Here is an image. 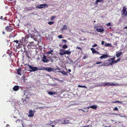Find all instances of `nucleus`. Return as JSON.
<instances>
[{"label":"nucleus","mask_w":127,"mask_h":127,"mask_svg":"<svg viewBox=\"0 0 127 127\" xmlns=\"http://www.w3.org/2000/svg\"><path fill=\"white\" fill-rule=\"evenodd\" d=\"M30 93H29V94H28V95H27L26 96V99H27V98H28V99L29 100V97L30 96Z\"/></svg>","instance_id":"7c9ffc66"},{"label":"nucleus","mask_w":127,"mask_h":127,"mask_svg":"<svg viewBox=\"0 0 127 127\" xmlns=\"http://www.w3.org/2000/svg\"><path fill=\"white\" fill-rule=\"evenodd\" d=\"M26 65L29 67V68L30 69V70H29V71L30 72L35 71L39 69L37 67H33L29 64H26Z\"/></svg>","instance_id":"7ed1b4c3"},{"label":"nucleus","mask_w":127,"mask_h":127,"mask_svg":"<svg viewBox=\"0 0 127 127\" xmlns=\"http://www.w3.org/2000/svg\"><path fill=\"white\" fill-rule=\"evenodd\" d=\"M121 60V58H119L117 60L118 62H119Z\"/></svg>","instance_id":"3c124183"},{"label":"nucleus","mask_w":127,"mask_h":127,"mask_svg":"<svg viewBox=\"0 0 127 127\" xmlns=\"http://www.w3.org/2000/svg\"><path fill=\"white\" fill-rule=\"evenodd\" d=\"M124 29H127V26L125 27L124 28Z\"/></svg>","instance_id":"0e129e2a"},{"label":"nucleus","mask_w":127,"mask_h":127,"mask_svg":"<svg viewBox=\"0 0 127 127\" xmlns=\"http://www.w3.org/2000/svg\"><path fill=\"white\" fill-rule=\"evenodd\" d=\"M58 37L59 38H63V37L62 36V35H60L58 36Z\"/></svg>","instance_id":"a19ab883"},{"label":"nucleus","mask_w":127,"mask_h":127,"mask_svg":"<svg viewBox=\"0 0 127 127\" xmlns=\"http://www.w3.org/2000/svg\"><path fill=\"white\" fill-rule=\"evenodd\" d=\"M29 93V92H28L27 91H25L24 92V95L26 96L27 95H28Z\"/></svg>","instance_id":"c756f323"},{"label":"nucleus","mask_w":127,"mask_h":127,"mask_svg":"<svg viewBox=\"0 0 127 127\" xmlns=\"http://www.w3.org/2000/svg\"><path fill=\"white\" fill-rule=\"evenodd\" d=\"M110 44L109 43H106L104 45L105 46H109V45H110Z\"/></svg>","instance_id":"79ce46f5"},{"label":"nucleus","mask_w":127,"mask_h":127,"mask_svg":"<svg viewBox=\"0 0 127 127\" xmlns=\"http://www.w3.org/2000/svg\"><path fill=\"white\" fill-rule=\"evenodd\" d=\"M122 54V53L120 52L116 54V56L118 58L119 57L120 55H121Z\"/></svg>","instance_id":"b1692460"},{"label":"nucleus","mask_w":127,"mask_h":127,"mask_svg":"<svg viewBox=\"0 0 127 127\" xmlns=\"http://www.w3.org/2000/svg\"><path fill=\"white\" fill-rule=\"evenodd\" d=\"M46 7H48V5L46 4H40L39 6H36V8H37L38 9H41V8H43Z\"/></svg>","instance_id":"423d86ee"},{"label":"nucleus","mask_w":127,"mask_h":127,"mask_svg":"<svg viewBox=\"0 0 127 127\" xmlns=\"http://www.w3.org/2000/svg\"><path fill=\"white\" fill-rule=\"evenodd\" d=\"M91 49L92 51V53L93 54H95L97 53V52L95 50L94 48H91Z\"/></svg>","instance_id":"4be33fe9"},{"label":"nucleus","mask_w":127,"mask_h":127,"mask_svg":"<svg viewBox=\"0 0 127 127\" xmlns=\"http://www.w3.org/2000/svg\"><path fill=\"white\" fill-rule=\"evenodd\" d=\"M104 0H96L95 2L96 5L98 4V3L99 2H104Z\"/></svg>","instance_id":"dca6fc26"},{"label":"nucleus","mask_w":127,"mask_h":127,"mask_svg":"<svg viewBox=\"0 0 127 127\" xmlns=\"http://www.w3.org/2000/svg\"><path fill=\"white\" fill-rule=\"evenodd\" d=\"M102 63H103L104 65V66H108L110 65H111V61L109 62L108 60V61L107 60L105 61Z\"/></svg>","instance_id":"0eeeda50"},{"label":"nucleus","mask_w":127,"mask_h":127,"mask_svg":"<svg viewBox=\"0 0 127 127\" xmlns=\"http://www.w3.org/2000/svg\"><path fill=\"white\" fill-rule=\"evenodd\" d=\"M59 46L61 47H62V45L61 44H60L59 45Z\"/></svg>","instance_id":"e2e57ef3"},{"label":"nucleus","mask_w":127,"mask_h":127,"mask_svg":"<svg viewBox=\"0 0 127 127\" xmlns=\"http://www.w3.org/2000/svg\"><path fill=\"white\" fill-rule=\"evenodd\" d=\"M44 69L48 71L49 72H51L52 71H53L55 69L53 68H51V67H48L44 68Z\"/></svg>","instance_id":"4468645a"},{"label":"nucleus","mask_w":127,"mask_h":127,"mask_svg":"<svg viewBox=\"0 0 127 127\" xmlns=\"http://www.w3.org/2000/svg\"><path fill=\"white\" fill-rule=\"evenodd\" d=\"M33 45V42H31L30 43L28 44V45L30 47H32Z\"/></svg>","instance_id":"473e14b6"},{"label":"nucleus","mask_w":127,"mask_h":127,"mask_svg":"<svg viewBox=\"0 0 127 127\" xmlns=\"http://www.w3.org/2000/svg\"><path fill=\"white\" fill-rule=\"evenodd\" d=\"M54 22H48V24L49 25H52L54 23Z\"/></svg>","instance_id":"e433bc0d"},{"label":"nucleus","mask_w":127,"mask_h":127,"mask_svg":"<svg viewBox=\"0 0 127 127\" xmlns=\"http://www.w3.org/2000/svg\"><path fill=\"white\" fill-rule=\"evenodd\" d=\"M65 50L63 49H60V51L62 52H60L59 53V54L61 55L62 56L65 54H64V52H65Z\"/></svg>","instance_id":"2eb2a0df"},{"label":"nucleus","mask_w":127,"mask_h":127,"mask_svg":"<svg viewBox=\"0 0 127 127\" xmlns=\"http://www.w3.org/2000/svg\"><path fill=\"white\" fill-rule=\"evenodd\" d=\"M49 60H50L49 61H51V63H52L53 62V60L52 58H50V59Z\"/></svg>","instance_id":"37998d69"},{"label":"nucleus","mask_w":127,"mask_h":127,"mask_svg":"<svg viewBox=\"0 0 127 127\" xmlns=\"http://www.w3.org/2000/svg\"><path fill=\"white\" fill-rule=\"evenodd\" d=\"M68 61H69L70 63L73 62V60H72L71 59L69 58H68Z\"/></svg>","instance_id":"c9c22d12"},{"label":"nucleus","mask_w":127,"mask_h":127,"mask_svg":"<svg viewBox=\"0 0 127 127\" xmlns=\"http://www.w3.org/2000/svg\"><path fill=\"white\" fill-rule=\"evenodd\" d=\"M105 42L104 41H102L101 42V44L102 45H104Z\"/></svg>","instance_id":"864d4df0"},{"label":"nucleus","mask_w":127,"mask_h":127,"mask_svg":"<svg viewBox=\"0 0 127 127\" xmlns=\"http://www.w3.org/2000/svg\"><path fill=\"white\" fill-rule=\"evenodd\" d=\"M71 53V52L70 51L67 50L66 51H65V52H64V54L69 55Z\"/></svg>","instance_id":"412c9836"},{"label":"nucleus","mask_w":127,"mask_h":127,"mask_svg":"<svg viewBox=\"0 0 127 127\" xmlns=\"http://www.w3.org/2000/svg\"><path fill=\"white\" fill-rule=\"evenodd\" d=\"M127 8L126 7L124 6L123 7V9L121 11V15L123 16V18H126L127 17Z\"/></svg>","instance_id":"f03ea898"},{"label":"nucleus","mask_w":127,"mask_h":127,"mask_svg":"<svg viewBox=\"0 0 127 127\" xmlns=\"http://www.w3.org/2000/svg\"><path fill=\"white\" fill-rule=\"evenodd\" d=\"M68 47L66 45H64L62 47L64 49L67 48Z\"/></svg>","instance_id":"2f4dec72"},{"label":"nucleus","mask_w":127,"mask_h":127,"mask_svg":"<svg viewBox=\"0 0 127 127\" xmlns=\"http://www.w3.org/2000/svg\"><path fill=\"white\" fill-rule=\"evenodd\" d=\"M103 64H101L99 66L100 67H101V66H104V64L103 63H102Z\"/></svg>","instance_id":"8fccbe9b"},{"label":"nucleus","mask_w":127,"mask_h":127,"mask_svg":"<svg viewBox=\"0 0 127 127\" xmlns=\"http://www.w3.org/2000/svg\"><path fill=\"white\" fill-rule=\"evenodd\" d=\"M70 122H69V120H64V122L63 123V124H68L70 123Z\"/></svg>","instance_id":"5701e85b"},{"label":"nucleus","mask_w":127,"mask_h":127,"mask_svg":"<svg viewBox=\"0 0 127 127\" xmlns=\"http://www.w3.org/2000/svg\"><path fill=\"white\" fill-rule=\"evenodd\" d=\"M5 127H10V126L9 125L7 124L6 125Z\"/></svg>","instance_id":"13d9d810"},{"label":"nucleus","mask_w":127,"mask_h":127,"mask_svg":"<svg viewBox=\"0 0 127 127\" xmlns=\"http://www.w3.org/2000/svg\"><path fill=\"white\" fill-rule=\"evenodd\" d=\"M121 20H122V19H120L119 20V21H118V23H120L121 22Z\"/></svg>","instance_id":"09e8293b"},{"label":"nucleus","mask_w":127,"mask_h":127,"mask_svg":"<svg viewBox=\"0 0 127 127\" xmlns=\"http://www.w3.org/2000/svg\"><path fill=\"white\" fill-rule=\"evenodd\" d=\"M14 42H15L17 43L18 44V47L19 48H20L22 44H23V43L22 41L21 40L19 42V41L18 40H15L13 41Z\"/></svg>","instance_id":"1a4fd4ad"},{"label":"nucleus","mask_w":127,"mask_h":127,"mask_svg":"<svg viewBox=\"0 0 127 127\" xmlns=\"http://www.w3.org/2000/svg\"><path fill=\"white\" fill-rule=\"evenodd\" d=\"M50 124H52L53 123V122L52 121H51L50 120Z\"/></svg>","instance_id":"052dcab7"},{"label":"nucleus","mask_w":127,"mask_h":127,"mask_svg":"<svg viewBox=\"0 0 127 127\" xmlns=\"http://www.w3.org/2000/svg\"><path fill=\"white\" fill-rule=\"evenodd\" d=\"M43 59L42 61L44 63H47L48 61H50L49 60H48L46 58V57L45 55H44L42 58Z\"/></svg>","instance_id":"9b49d317"},{"label":"nucleus","mask_w":127,"mask_h":127,"mask_svg":"<svg viewBox=\"0 0 127 127\" xmlns=\"http://www.w3.org/2000/svg\"><path fill=\"white\" fill-rule=\"evenodd\" d=\"M64 75H65L66 76H68V72H67L65 71V72H64V74H63Z\"/></svg>","instance_id":"4c0bfd02"},{"label":"nucleus","mask_w":127,"mask_h":127,"mask_svg":"<svg viewBox=\"0 0 127 127\" xmlns=\"http://www.w3.org/2000/svg\"><path fill=\"white\" fill-rule=\"evenodd\" d=\"M3 18V17L2 16H1L0 17V19H2Z\"/></svg>","instance_id":"69168bd1"},{"label":"nucleus","mask_w":127,"mask_h":127,"mask_svg":"<svg viewBox=\"0 0 127 127\" xmlns=\"http://www.w3.org/2000/svg\"><path fill=\"white\" fill-rule=\"evenodd\" d=\"M58 72H60L63 75L64 74V73L65 72L64 70H63L62 71L61 70H59L58 71Z\"/></svg>","instance_id":"72a5a7b5"},{"label":"nucleus","mask_w":127,"mask_h":127,"mask_svg":"<svg viewBox=\"0 0 127 127\" xmlns=\"http://www.w3.org/2000/svg\"><path fill=\"white\" fill-rule=\"evenodd\" d=\"M19 89V87L17 86H15L13 88V90L15 91H18Z\"/></svg>","instance_id":"f3484780"},{"label":"nucleus","mask_w":127,"mask_h":127,"mask_svg":"<svg viewBox=\"0 0 127 127\" xmlns=\"http://www.w3.org/2000/svg\"><path fill=\"white\" fill-rule=\"evenodd\" d=\"M63 119V118L57 120L56 122L59 124H63V123H64V120Z\"/></svg>","instance_id":"ddd939ff"},{"label":"nucleus","mask_w":127,"mask_h":127,"mask_svg":"<svg viewBox=\"0 0 127 127\" xmlns=\"http://www.w3.org/2000/svg\"><path fill=\"white\" fill-rule=\"evenodd\" d=\"M67 26L66 25H64L63 26V27L61 29V31H63L64 30H67Z\"/></svg>","instance_id":"6ab92c4d"},{"label":"nucleus","mask_w":127,"mask_h":127,"mask_svg":"<svg viewBox=\"0 0 127 127\" xmlns=\"http://www.w3.org/2000/svg\"><path fill=\"white\" fill-rule=\"evenodd\" d=\"M77 48H78V49H79L81 50H82L81 48L80 47H77Z\"/></svg>","instance_id":"603ef678"},{"label":"nucleus","mask_w":127,"mask_h":127,"mask_svg":"<svg viewBox=\"0 0 127 127\" xmlns=\"http://www.w3.org/2000/svg\"><path fill=\"white\" fill-rule=\"evenodd\" d=\"M106 25L108 26H110L111 25V23H108Z\"/></svg>","instance_id":"c03bdc74"},{"label":"nucleus","mask_w":127,"mask_h":127,"mask_svg":"<svg viewBox=\"0 0 127 127\" xmlns=\"http://www.w3.org/2000/svg\"><path fill=\"white\" fill-rule=\"evenodd\" d=\"M113 110H117L119 111V110H118V108L116 107H115L113 109Z\"/></svg>","instance_id":"a18cd8bd"},{"label":"nucleus","mask_w":127,"mask_h":127,"mask_svg":"<svg viewBox=\"0 0 127 127\" xmlns=\"http://www.w3.org/2000/svg\"><path fill=\"white\" fill-rule=\"evenodd\" d=\"M56 16H52L51 17V20H52L53 19H54L55 18H56Z\"/></svg>","instance_id":"ea45409f"},{"label":"nucleus","mask_w":127,"mask_h":127,"mask_svg":"<svg viewBox=\"0 0 127 127\" xmlns=\"http://www.w3.org/2000/svg\"><path fill=\"white\" fill-rule=\"evenodd\" d=\"M108 55L107 54H103L102 55L99 57V58L100 59H106L108 57H109Z\"/></svg>","instance_id":"f8f14e48"},{"label":"nucleus","mask_w":127,"mask_h":127,"mask_svg":"<svg viewBox=\"0 0 127 127\" xmlns=\"http://www.w3.org/2000/svg\"><path fill=\"white\" fill-rule=\"evenodd\" d=\"M96 29V30L98 32H103L104 31L103 27L101 25L98 24H95L94 27Z\"/></svg>","instance_id":"f257e3e1"},{"label":"nucleus","mask_w":127,"mask_h":127,"mask_svg":"<svg viewBox=\"0 0 127 127\" xmlns=\"http://www.w3.org/2000/svg\"><path fill=\"white\" fill-rule=\"evenodd\" d=\"M78 86L79 87L85 88L86 89H87V87H86L85 85L82 86V85H78Z\"/></svg>","instance_id":"bb28decb"},{"label":"nucleus","mask_w":127,"mask_h":127,"mask_svg":"<svg viewBox=\"0 0 127 127\" xmlns=\"http://www.w3.org/2000/svg\"><path fill=\"white\" fill-rule=\"evenodd\" d=\"M2 33L4 34H5V33L4 31L2 32Z\"/></svg>","instance_id":"338daca9"},{"label":"nucleus","mask_w":127,"mask_h":127,"mask_svg":"<svg viewBox=\"0 0 127 127\" xmlns=\"http://www.w3.org/2000/svg\"><path fill=\"white\" fill-rule=\"evenodd\" d=\"M112 103H122V102L121 101L118 100H117L114 101H112Z\"/></svg>","instance_id":"cd10ccee"},{"label":"nucleus","mask_w":127,"mask_h":127,"mask_svg":"<svg viewBox=\"0 0 127 127\" xmlns=\"http://www.w3.org/2000/svg\"><path fill=\"white\" fill-rule=\"evenodd\" d=\"M22 70V69L21 68H19L17 70V74L20 75H21V72Z\"/></svg>","instance_id":"a211bd4d"},{"label":"nucleus","mask_w":127,"mask_h":127,"mask_svg":"<svg viewBox=\"0 0 127 127\" xmlns=\"http://www.w3.org/2000/svg\"><path fill=\"white\" fill-rule=\"evenodd\" d=\"M68 63V61H66V63Z\"/></svg>","instance_id":"774afa93"},{"label":"nucleus","mask_w":127,"mask_h":127,"mask_svg":"<svg viewBox=\"0 0 127 127\" xmlns=\"http://www.w3.org/2000/svg\"><path fill=\"white\" fill-rule=\"evenodd\" d=\"M5 29L7 32H11L13 29V27L10 26H7L5 27Z\"/></svg>","instance_id":"6e6552de"},{"label":"nucleus","mask_w":127,"mask_h":127,"mask_svg":"<svg viewBox=\"0 0 127 127\" xmlns=\"http://www.w3.org/2000/svg\"><path fill=\"white\" fill-rule=\"evenodd\" d=\"M29 114L28 116L29 117H31L34 116V113L32 110H29Z\"/></svg>","instance_id":"9d476101"},{"label":"nucleus","mask_w":127,"mask_h":127,"mask_svg":"<svg viewBox=\"0 0 127 127\" xmlns=\"http://www.w3.org/2000/svg\"><path fill=\"white\" fill-rule=\"evenodd\" d=\"M97 46V44H95L94 45H93L92 46V47H96Z\"/></svg>","instance_id":"de8ad7c7"},{"label":"nucleus","mask_w":127,"mask_h":127,"mask_svg":"<svg viewBox=\"0 0 127 127\" xmlns=\"http://www.w3.org/2000/svg\"><path fill=\"white\" fill-rule=\"evenodd\" d=\"M62 41L65 42H67V40L65 39H63Z\"/></svg>","instance_id":"5fc2aeb1"},{"label":"nucleus","mask_w":127,"mask_h":127,"mask_svg":"<svg viewBox=\"0 0 127 127\" xmlns=\"http://www.w3.org/2000/svg\"><path fill=\"white\" fill-rule=\"evenodd\" d=\"M116 57L114 56L113 58H109L108 59L109 62L111 61V65L115 63H117L118 62L117 60H114Z\"/></svg>","instance_id":"39448f33"},{"label":"nucleus","mask_w":127,"mask_h":127,"mask_svg":"<svg viewBox=\"0 0 127 127\" xmlns=\"http://www.w3.org/2000/svg\"><path fill=\"white\" fill-rule=\"evenodd\" d=\"M48 94L50 95H55L56 94L55 92H48Z\"/></svg>","instance_id":"393cba45"},{"label":"nucleus","mask_w":127,"mask_h":127,"mask_svg":"<svg viewBox=\"0 0 127 127\" xmlns=\"http://www.w3.org/2000/svg\"><path fill=\"white\" fill-rule=\"evenodd\" d=\"M87 58V56H84L83 58V59H86V58Z\"/></svg>","instance_id":"6e6d98bb"},{"label":"nucleus","mask_w":127,"mask_h":127,"mask_svg":"<svg viewBox=\"0 0 127 127\" xmlns=\"http://www.w3.org/2000/svg\"><path fill=\"white\" fill-rule=\"evenodd\" d=\"M68 71L69 72H70L71 71V70L70 69H68Z\"/></svg>","instance_id":"bf43d9fd"},{"label":"nucleus","mask_w":127,"mask_h":127,"mask_svg":"<svg viewBox=\"0 0 127 127\" xmlns=\"http://www.w3.org/2000/svg\"><path fill=\"white\" fill-rule=\"evenodd\" d=\"M53 50H50V51H48L47 52V54H50L51 53V52H53Z\"/></svg>","instance_id":"f704fd0d"},{"label":"nucleus","mask_w":127,"mask_h":127,"mask_svg":"<svg viewBox=\"0 0 127 127\" xmlns=\"http://www.w3.org/2000/svg\"><path fill=\"white\" fill-rule=\"evenodd\" d=\"M101 63V62H96L95 64H99Z\"/></svg>","instance_id":"49530a36"},{"label":"nucleus","mask_w":127,"mask_h":127,"mask_svg":"<svg viewBox=\"0 0 127 127\" xmlns=\"http://www.w3.org/2000/svg\"><path fill=\"white\" fill-rule=\"evenodd\" d=\"M54 127V125H50L49 126V127Z\"/></svg>","instance_id":"4d7b16f0"},{"label":"nucleus","mask_w":127,"mask_h":127,"mask_svg":"<svg viewBox=\"0 0 127 127\" xmlns=\"http://www.w3.org/2000/svg\"><path fill=\"white\" fill-rule=\"evenodd\" d=\"M89 125H87V126H83V127H89Z\"/></svg>","instance_id":"680f3d73"},{"label":"nucleus","mask_w":127,"mask_h":127,"mask_svg":"<svg viewBox=\"0 0 127 127\" xmlns=\"http://www.w3.org/2000/svg\"><path fill=\"white\" fill-rule=\"evenodd\" d=\"M29 37V35H27L25 36V39H28Z\"/></svg>","instance_id":"58836bf2"},{"label":"nucleus","mask_w":127,"mask_h":127,"mask_svg":"<svg viewBox=\"0 0 127 127\" xmlns=\"http://www.w3.org/2000/svg\"><path fill=\"white\" fill-rule=\"evenodd\" d=\"M14 120L15 121H16V123H17V121H19L20 122V121H21V122H22V127H24V125H23V123H22L23 121H21V120H19L18 119L17 120H16L15 119Z\"/></svg>","instance_id":"a878e982"},{"label":"nucleus","mask_w":127,"mask_h":127,"mask_svg":"<svg viewBox=\"0 0 127 127\" xmlns=\"http://www.w3.org/2000/svg\"><path fill=\"white\" fill-rule=\"evenodd\" d=\"M90 107L93 109H96L97 107V106L96 105H93L90 106Z\"/></svg>","instance_id":"aec40b11"},{"label":"nucleus","mask_w":127,"mask_h":127,"mask_svg":"<svg viewBox=\"0 0 127 127\" xmlns=\"http://www.w3.org/2000/svg\"><path fill=\"white\" fill-rule=\"evenodd\" d=\"M26 9L27 10L30 11L32 10V9L33 8L32 7H28L26 8Z\"/></svg>","instance_id":"c85d7f7f"},{"label":"nucleus","mask_w":127,"mask_h":127,"mask_svg":"<svg viewBox=\"0 0 127 127\" xmlns=\"http://www.w3.org/2000/svg\"><path fill=\"white\" fill-rule=\"evenodd\" d=\"M104 86H119L120 85V84L118 83H114L112 82H105V83L104 85Z\"/></svg>","instance_id":"20e7f679"}]
</instances>
